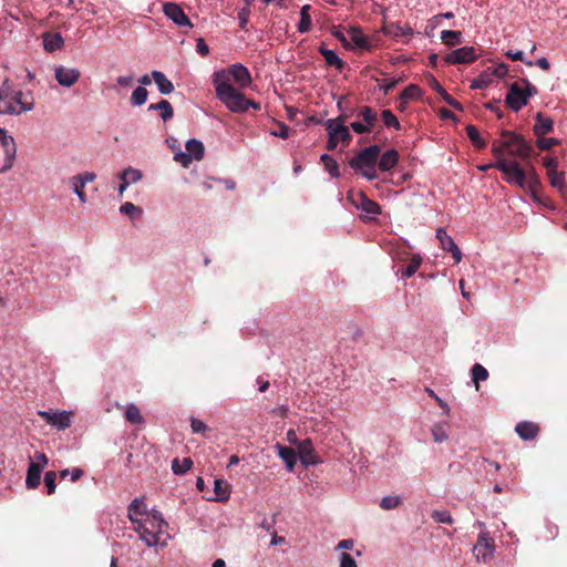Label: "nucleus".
Returning <instances> with one entry per match:
<instances>
[{"mask_svg":"<svg viewBox=\"0 0 567 567\" xmlns=\"http://www.w3.org/2000/svg\"><path fill=\"white\" fill-rule=\"evenodd\" d=\"M432 518L437 523H443V524H452L453 523V518H452L450 512H447V511H434L432 513Z\"/></svg>","mask_w":567,"mask_h":567,"instance_id":"53","label":"nucleus"},{"mask_svg":"<svg viewBox=\"0 0 567 567\" xmlns=\"http://www.w3.org/2000/svg\"><path fill=\"white\" fill-rule=\"evenodd\" d=\"M384 125L388 127H394L395 130H400V123L396 116L390 110H383L381 113Z\"/></svg>","mask_w":567,"mask_h":567,"instance_id":"51","label":"nucleus"},{"mask_svg":"<svg viewBox=\"0 0 567 567\" xmlns=\"http://www.w3.org/2000/svg\"><path fill=\"white\" fill-rule=\"evenodd\" d=\"M38 414L47 421L48 424L58 429L65 430L71 426V413L68 411L48 410L39 411Z\"/></svg>","mask_w":567,"mask_h":567,"instance_id":"14","label":"nucleus"},{"mask_svg":"<svg viewBox=\"0 0 567 567\" xmlns=\"http://www.w3.org/2000/svg\"><path fill=\"white\" fill-rule=\"evenodd\" d=\"M472 380L475 383L476 390H478V383L485 381L488 378V371L480 363H475L471 370Z\"/></svg>","mask_w":567,"mask_h":567,"instance_id":"37","label":"nucleus"},{"mask_svg":"<svg viewBox=\"0 0 567 567\" xmlns=\"http://www.w3.org/2000/svg\"><path fill=\"white\" fill-rule=\"evenodd\" d=\"M321 161L324 164L326 169L329 172L331 177H338L339 176V166L337 162L328 154L321 155Z\"/></svg>","mask_w":567,"mask_h":567,"instance_id":"46","label":"nucleus"},{"mask_svg":"<svg viewBox=\"0 0 567 567\" xmlns=\"http://www.w3.org/2000/svg\"><path fill=\"white\" fill-rule=\"evenodd\" d=\"M193 462L189 458H184L179 462L177 458L172 462V470L175 474H184L190 470Z\"/></svg>","mask_w":567,"mask_h":567,"instance_id":"50","label":"nucleus"},{"mask_svg":"<svg viewBox=\"0 0 567 567\" xmlns=\"http://www.w3.org/2000/svg\"><path fill=\"white\" fill-rule=\"evenodd\" d=\"M319 52L324 58V61L330 66H336L338 70H341L343 66V61L337 55L333 50L321 47Z\"/></svg>","mask_w":567,"mask_h":567,"instance_id":"35","label":"nucleus"},{"mask_svg":"<svg viewBox=\"0 0 567 567\" xmlns=\"http://www.w3.org/2000/svg\"><path fill=\"white\" fill-rule=\"evenodd\" d=\"M505 140L495 141L492 145V152L496 157L499 158L527 161L532 154V146L519 135L504 132Z\"/></svg>","mask_w":567,"mask_h":567,"instance_id":"5","label":"nucleus"},{"mask_svg":"<svg viewBox=\"0 0 567 567\" xmlns=\"http://www.w3.org/2000/svg\"><path fill=\"white\" fill-rule=\"evenodd\" d=\"M0 144L4 153V164L0 168V173H4L13 166V162L17 155V145L13 136L2 127H0Z\"/></svg>","mask_w":567,"mask_h":567,"instance_id":"11","label":"nucleus"},{"mask_svg":"<svg viewBox=\"0 0 567 567\" xmlns=\"http://www.w3.org/2000/svg\"><path fill=\"white\" fill-rule=\"evenodd\" d=\"M55 478H56V474L55 472H47L45 475H44V484L48 488V494H53L55 492Z\"/></svg>","mask_w":567,"mask_h":567,"instance_id":"54","label":"nucleus"},{"mask_svg":"<svg viewBox=\"0 0 567 567\" xmlns=\"http://www.w3.org/2000/svg\"><path fill=\"white\" fill-rule=\"evenodd\" d=\"M425 391L431 398H433L437 402V404L443 409L445 414L450 413L449 404L445 401H443L432 389L426 388Z\"/></svg>","mask_w":567,"mask_h":567,"instance_id":"58","label":"nucleus"},{"mask_svg":"<svg viewBox=\"0 0 567 567\" xmlns=\"http://www.w3.org/2000/svg\"><path fill=\"white\" fill-rule=\"evenodd\" d=\"M553 130V121L544 116L542 113L536 115V124L534 125V132L537 136H543Z\"/></svg>","mask_w":567,"mask_h":567,"instance_id":"31","label":"nucleus"},{"mask_svg":"<svg viewBox=\"0 0 567 567\" xmlns=\"http://www.w3.org/2000/svg\"><path fill=\"white\" fill-rule=\"evenodd\" d=\"M164 14L172 20L178 27H186L188 29L193 28V23L181 8L179 4L174 2L165 3L163 7Z\"/></svg>","mask_w":567,"mask_h":567,"instance_id":"15","label":"nucleus"},{"mask_svg":"<svg viewBox=\"0 0 567 567\" xmlns=\"http://www.w3.org/2000/svg\"><path fill=\"white\" fill-rule=\"evenodd\" d=\"M557 144H558V140L554 138V137L538 136V140H537V146L543 151L549 150L554 145H557Z\"/></svg>","mask_w":567,"mask_h":567,"instance_id":"55","label":"nucleus"},{"mask_svg":"<svg viewBox=\"0 0 567 567\" xmlns=\"http://www.w3.org/2000/svg\"><path fill=\"white\" fill-rule=\"evenodd\" d=\"M349 198L367 219H372L381 213L379 204L369 199L363 193L352 194Z\"/></svg>","mask_w":567,"mask_h":567,"instance_id":"12","label":"nucleus"},{"mask_svg":"<svg viewBox=\"0 0 567 567\" xmlns=\"http://www.w3.org/2000/svg\"><path fill=\"white\" fill-rule=\"evenodd\" d=\"M450 424L445 421L434 423L431 427V433L434 442L442 443L449 439Z\"/></svg>","mask_w":567,"mask_h":567,"instance_id":"28","label":"nucleus"},{"mask_svg":"<svg viewBox=\"0 0 567 567\" xmlns=\"http://www.w3.org/2000/svg\"><path fill=\"white\" fill-rule=\"evenodd\" d=\"M385 35L398 39L402 37L411 38L414 32L408 24L390 23L383 28Z\"/></svg>","mask_w":567,"mask_h":567,"instance_id":"22","label":"nucleus"},{"mask_svg":"<svg viewBox=\"0 0 567 567\" xmlns=\"http://www.w3.org/2000/svg\"><path fill=\"white\" fill-rule=\"evenodd\" d=\"M350 126L357 134L369 133L371 131L368 125L361 122H352Z\"/></svg>","mask_w":567,"mask_h":567,"instance_id":"63","label":"nucleus"},{"mask_svg":"<svg viewBox=\"0 0 567 567\" xmlns=\"http://www.w3.org/2000/svg\"><path fill=\"white\" fill-rule=\"evenodd\" d=\"M476 60L475 50L473 47H462L444 56V61L449 64L471 63Z\"/></svg>","mask_w":567,"mask_h":567,"instance_id":"16","label":"nucleus"},{"mask_svg":"<svg viewBox=\"0 0 567 567\" xmlns=\"http://www.w3.org/2000/svg\"><path fill=\"white\" fill-rule=\"evenodd\" d=\"M54 76L61 86L71 87L79 81L81 73L76 68L59 65L54 69Z\"/></svg>","mask_w":567,"mask_h":567,"instance_id":"17","label":"nucleus"},{"mask_svg":"<svg viewBox=\"0 0 567 567\" xmlns=\"http://www.w3.org/2000/svg\"><path fill=\"white\" fill-rule=\"evenodd\" d=\"M213 84L217 99L234 113H244L249 107L259 110V104L245 97L231 83L226 70L216 71L213 74Z\"/></svg>","mask_w":567,"mask_h":567,"instance_id":"1","label":"nucleus"},{"mask_svg":"<svg viewBox=\"0 0 567 567\" xmlns=\"http://www.w3.org/2000/svg\"><path fill=\"white\" fill-rule=\"evenodd\" d=\"M83 471L81 468H72V470H63L60 472V476L61 478H65L66 476H70L71 477V481L72 482H75L78 481L81 476H83Z\"/></svg>","mask_w":567,"mask_h":567,"instance_id":"57","label":"nucleus"},{"mask_svg":"<svg viewBox=\"0 0 567 567\" xmlns=\"http://www.w3.org/2000/svg\"><path fill=\"white\" fill-rule=\"evenodd\" d=\"M309 11H310L309 4H305L300 9V21L298 23V32H300V33H306V32L310 31V29H311L312 20H311Z\"/></svg>","mask_w":567,"mask_h":567,"instance_id":"33","label":"nucleus"},{"mask_svg":"<svg viewBox=\"0 0 567 567\" xmlns=\"http://www.w3.org/2000/svg\"><path fill=\"white\" fill-rule=\"evenodd\" d=\"M64 44V39L61 33H44L43 34V47L48 52H54L61 49Z\"/></svg>","mask_w":567,"mask_h":567,"instance_id":"27","label":"nucleus"},{"mask_svg":"<svg viewBox=\"0 0 567 567\" xmlns=\"http://www.w3.org/2000/svg\"><path fill=\"white\" fill-rule=\"evenodd\" d=\"M125 417L128 422L140 424L143 422V417L140 409L135 404H128L125 409Z\"/></svg>","mask_w":567,"mask_h":567,"instance_id":"42","label":"nucleus"},{"mask_svg":"<svg viewBox=\"0 0 567 567\" xmlns=\"http://www.w3.org/2000/svg\"><path fill=\"white\" fill-rule=\"evenodd\" d=\"M32 465H38L39 468L43 470L48 464V457L44 453L37 452L34 454V461L31 462Z\"/></svg>","mask_w":567,"mask_h":567,"instance_id":"59","label":"nucleus"},{"mask_svg":"<svg viewBox=\"0 0 567 567\" xmlns=\"http://www.w3.org/2000/svg\"><path fill=\"white\" fill-rule=\"evenodd\" d=\"M339 567H357V561L350 554L342 551L339 555Z\"/></svg>","mask_w":567,"mask_h":567,"instance_id":"56","label":"nucleus"},{"mask_svg":"<svg viewBox=\"0 0 567 567\" xmlns=\"http://www.w3.org/2000/svg\"><path fill=\"white\" fill-rule=\"evenodd\" d=\"M34 99L31 92L23 91L4 80L0 86V114L18 116L32 111Z\"/></svg>","mask_w":567,"mask_h":567,"instance_id":"4","label":"nucleus"},{"mask_svg":"<svg viewBox=\"0 0 567 567\" xmlns=\"http://www.w3.org/2000/svg\"><path fill=\"white\" fill-rule=\"evenodd\" d=\"M226 73L229 74V82L234 80L240 89L249 87L252 82L249 70L241 63L233 64Z\"/></svg>","mask_w":567,"mask_h":567,"instance_id":"18","label":"nucleus"},{"mask_svg":"<svg viewBox=\"0 0 567 567\" xmlns=\"http://www.w3.org/2000/svg\"><path fill=\"white\" fill-rule=\"evenodd\" d=\"M132 528L138 535L140 540L147 547H164L171 539L167 530L168 524L158 511H154V514L141 518L132 525Z\"/></svg>","mask_w":567,"mask_h":567,"instance_id":"2","label":"nucleus"},{"mask_svg":"<svg viewBox=\"0 0 567 567\" xmlns=\"http://www.w3.org/2000/svg\"><path fill=\"white\" fill-rule=\"evenodd\" d=\"M354 546V542L351 538L342 539L340 540L337 546L336 550H350Z\"/></svg>","mask_w":567,"mask_h":567,"instance_id":"62","label":"nucleus"},{"mask_svg":"<svg viewBox=\"0 0 567 567\" xmlns=\"http://www.w3.org/2000/svg\"><path fill=\"white\" fill-rule=\"evenodd\" d=\"M379 155L380 147L378 145L368 146L350 161V166L360 171L367 179L373 181L378 177L375 163Z\"/></svg>","mask_w":567,"mask_h":567,"instance_id":"6","label":"nucleus"},{"mask_svg":"<svg viewBox=\"0 0 567 567\" xmlns=\"http://www.w3.org/2000/svg\"><path fill=\"white\" fill-rule=\"evenodd\" d=\"M251 0H245V7L238 12V21L240 29H246L250 17Z\"/></svg>","mask_w":567,"mask_h":567,"instance_id":"49","label":"nucleus"},{"mask_svg":"<svg viewBox=\"0 0 567 567\" xmlns=\"http://www.w3.org/2000/svg\"><path fill=\"white\" fill-rule=\"evenodd\" d=\"M148 92L143 86H137L131 95V103L134 106H141L146 103Z\"/></svg>","mask_w":567,"mask_h":567,"instance_id":"41","label":"nucleus"},{"mask_svg":"<svg viewBox=\"0 0 567 567\" xmlns=\"http://www.w3.org/2000/svg\"><path fill=\"white\" fill-rule=\"evenodd\" d=\"M214 492L216 494L215 501L225 502L230 496L229 484L224 480L214 481Z\"/></svg>","mask_w":567,"mask_h":567,"instance_id":"32","label":"nucleus"},{"mask_svg":"<svg viewBox=\"0 0 567 567\" xmlns=\"http://www.w3.org/2000/svg\"><path fill=\"white\" fill-rule=\"evenodd\" d=\"M402 503V499L398 495H388L382 497L380 502V507L385 511L394 509L398 506H400Z\"/></svg>","mask_w":567,"mask_h":567,"instance_id":"44","label":"nucleus"},{"mask_svg":"<svg viewBox=\"0 0 567 567\" xmlns=\"http://www.w3.org/2000/svg\"><path fill=\"white\" fill-rule=\"evenodd\" d=\"M495 168L505 175L504 179L507 183L517 185L522 189L529 192L533 199L539 202L536 194L539 179L533 166H527V168L524 169L515 159L499 158L495 162Z\"/></svg>","mask_w":567,"mask_h":567,"instance_id":"3","label":"nucleus"},{"mask_svg":"<svg viewBox=\"0 0 567 567\" xmlns=\"http://www.w3.org/2000/svg\"><path fill=\"white\" fill-rule=\"evenodd\" d=\"M155 509L148 511L146 504L138 498H135L127 508V516L133 524L137 523L141 518L154 514Z\"/></svg>","mask_w":567,"mask_h":567,"instance_id":"21","label":"nucleus"},{"mask_svg":"<svg viewBox=\"0 0 567 567\" xmlns=\"http://www.w3.org/2000/svg\"><path fill=\"white\" fill-rule=\"evenodd\" d=\"M422 262V258L420 256H414L409 265L402 270V276L404 278H411L419 270Z\"/></svg>","mask_w":567,"mask_h":567,"instance_id":"45","label":"nucleus"},{"mask_svg":"<svg viewBox=\"0 0 567 567\" xmlns=\"http://www.w3.org/2000/svg\"><path fill=\"white\" fill-rule=\"evenodd\" d=\"M148 110L150 111H158L161 118L165 122L171 120L174 115L173 106L171 105V103L167 100H162L158 103L151 104L148 106Z\"/></svg>","mask_w":567,"mask_h":567,"instance_id":"29","label":"nucleus"},{"mask_svg":"<svg viewBox=\"0 0 567 567\" xmlns=\"http://www.w3.org/2000/svg\"><path fill=\"white\" fill-rule=\"evenodd\" d=\"M537 93L538 91L535 85L528 80H522V82H515L509 86L506 103L512 111L518 112L527 105L529 97Z\"/></svg>","mask_w":567,"mask_h":567,"instance_id":"7","label":"nucleus"},{"mask_svg":"<svg viewBox=\"0 0 567 567\" xmlns=\"http://www.w3.org/2000/svg\"><path fill=\"white\" fill-rule=\"evenodd\" d=\"M430 84H431L432 89H433L434 91H436V92L441 95V97H442L444 101H445V97H446V96H451V95H450V94H449V93L443 89V86L437 82V80H436V79H434L433 76H432V78H431V80H430Z\"/></svg>","mask_w":567,"mask_h":567,"instance_id":"61","label":"nucleus"},{"mask_svg":"<svg viewBox=\"0 0 567 567\" xmlns=\"http://www.w3.org/2000/svg\"><path fill=\"white\" fill-rule=\"evenodd\" d=\"M42 471L43 470L39 468L38 465L29 464L27 477H25L27 488L33 489L40 485Z\"/></svg>","mask_w":567,"mask_h":567,"instance_id":"30","label":"nucleus"},{"mask_svg":"<svg viewBox=\"0 0 567 567\" xmlns=\"http://www.w3.org/2000/svg\"><path fill=\"white\" fill-rule=\"evenodd\" d=\"M275 449L278 456L285 462L287 470L291 472L297 464L296 451L279 443L275 445Z\"/></svg>","mask_w":567,"mask_h":567,"instance_id":"23","label":"nucleus"},{"mask_svg":"<svg viewBox=\"0 0 567 567\" xmlns=\"http://www.w3.org/2000/svg\"><path fill=\"white\" fill-rule=\"evenodd\" d=\"M289 127L286 124L279 123L278 128L276 131H272L271 134L274 136L280 137V138H288L289 137Z\"/></svg>","mask_w":567,"mask_h":567,"instance_id":"60","label":"nucleus"},{"mask_svg":"<svg viewBox=\"0 0 567 567\" xmlns=\"http://www.w3.org/2000/svg\"><path fill=\"white\" fill-rule=\"evenodd\" d=\"M547 175L550 185L557 188L558 190L563 192L565 187V174L563 172L550 169Z\"/></svg>","mask_w":567,"mask_h":567,"instance_id":"40","label":"nucleus"},{"mask_svg":"<svg viewBox=\"0 0 567 567\" xmlns=\"http://www.w3.org/2000/svg\"><path fill=\"white\" fill-rule=\"evenodd\" d=\"M399 162V153L391 148L385 151L378 163L379 169L382 172H389Z\"/></svg>","mask_w":567,"mask_h":567,"instance_id":"25","label":"nucleus"},{"mask_svg":"<svg viewBox=\"0 0 567 567\" xmlns=\"http://www.w3.org/2000/svg\"><path fill=\"white\" fill-rule=\"evenodd\" d=\"M420 95H421V90L419 86L409 85L402 91V93L400 95V100L403 101L404 103H406L410 100L417 99Z\"/></svg>","mask_w":567,"mask_h":567,"instance_id":"47","label":"nucleus"},{"mask_svg":"<svg viewBox=\"0 0 567 567\" xmlns=\"http://www.w3.org/2000/svg\"><path fill=\"white\" fill-rule=\"evenodd\" d=\"M466 133H467L468 138L471 140V142H472L475 146H477V147H480V148H482V147H484V146H485V142H484V140L481 137V134H480L478 130H477L475 126H473V125H468V126L466 127Z\"/></svg>","mask_w":567,"mask_h":567,"instance_id":"48","label":"nucleus"},{"mask_svg":"<svg viewBox=\"0 0 567 567\" xmlns=\"http://www.w3.org/2000/svg\"><path fill=\"white\" fill-rule=\"evenodd\" d=\"M436 238L440 241L441 248L445 251H449L456 246L454 239L443 228H439L436 230Z\"/></svg>","mask_w":567,"mask_h":567,"instance_id":"38","label":"nucleus"},{"mask_svg":"<svg viewBox=\"0 0 567 567\" xmlns=\"http://www.w3.org/2000/svg\"><path fill=\"white\" fill-rule=\"evenodd\" d=\"M143 177V174L140 169L134 167H126L123 169V172L120 174L121 184L118 186V195L123 196L124 192L127 189V187L132 184H135L140 182Z\"/></svg>","mask_w":567,"mask_h":567,"instance_id":"20","label":"nucleus"},{"mask_svg":"<svg viewBox=\"0 0 567 567\" xmlns=\"http://www.w3.org/2000/svg\"><path fill=\"white\" fill-rule=\"evenodd\" d=\"M349 39L355 48L365 49L368 48V39L363 32L358 28H350L348 31Z\"/></svg>","mask_w":567,"mask_h":567,"instance_id":"34","label":"nucleus"},{"mask_svg":"<svg viewBox=\"0 0 567 567\" xmlns=\"http://www.w3.org/2000/svg\"><path fill=\"white\" fill-rule=\"evenodd\" d=\"M473 553L480 563H487L493 559L495 545L493 537L487 530L480 532Z\"/></svg>","mask_w":567,"mask_h":567,"instance_id":"10","label":"nucleus"},{"mask_svg":"<svg viewBox=\"0 0 567 567\" xmlns=\"http://www.w3.org/2000/svg\"><path fill=\"white\" fill-rule=\"evenodd\" d=\"M347 117L338 116L336 118H329L324 123V127L328 132V148L336 150L339 142L349 144L352 136L349 128L344 125Z\"/></svg>","mask_w":567,"mask_h":567,"instance_id":"8","label":"nucleus"},{"mask_svg":"<svg viewBox=\"0 0 567 567\" xmlns=\"http://www.w3.org/2000/svg\"><path fill=\"white\" fill-rule=\"evenodd\" d=\"M360 116L362 117L363 123L372 130L378 120L377 113L370 106H363L360 111Z\"/></svg>","mask_w":567,"mask_h":567,"instance_id":"43","label":"nucleus"},{"mask_svg":"<svg viewBox=\"0 0 567 567\" xmlns=\"http://www.w3.org/2000/svg\"><path fill=\"white\" fill-rule=\"evenodd\" d=\"M196 50L200 55H207L209 53V48L202 38L196 40Z\"/></svg>","mask_w":567,"mask_h":567,"instance_id":"64","label":"nucleus"},{"mask_svg":"<svg viewBox=\"0 0 567 567\" xmlns=\"http://www.w3.org/2000/svg\"><path fill=\"white\" fill-rule=\"evenodd\" d=\"M300 462L305 466L315 465L318 463L315 449L310 439L300 441L297 445Z\"/></svg>","mask_w":567,"mask_h":567,"instance_id":"19","label":"nucleus"},{"mask_svg":"<svg viewBox=\"0 0 567 567\" xmlns=\"http://www.w3.org/2000/svg\"><path fill=\"white\" fill-rule=\"evenodd\" d=\"M151 75L159 93L167 95L174 91L173 82L163 72L154 70Z\"/></svg>","mask_w":567,"mask_h":567,"instance_id":"24","label":"nucleus"},{"mask_svg":"<svg viewBox=\"0 0 567 567\" xmlns=\"http://www.w3.org/2000/svg\"><path fill=\"white\" fill-rule=\"evenodd\" d=\"M538 430L537 424L527 421L518 423L515 427L516 433L525 441L533 440L537 435Z\"/></svg>","mask_w":567,"mask_h":567,"instance_id":"26","label":"nucleus"},{"mask_svg":"<svg viewBox=\"0 0 567 567\" xmlns=\"http://www.w3.org/2000/svg\"><path fill=\"white\" fill-rule=\"evenodd\" d=\"M95 178L96 174L93 172H84L82 174L74 175L69 178V185L72 192L76 195V197L82 204L87 203V196L84 193L85 185L92 183L93 181H95Z\"/></svg>","mask_w":567,"mask_h":567,"instance_id":"13","label":"nucleus"},{"mask_svg":"<svg viewBox=\"0 0 567 567\" xmlns=\"http://www.w3.org/2000/svg\"><path fill=\"white\" fill-rule=\"evenodd\" d=\"M492 82V78L489 74H481L478 78L474 79L471 83V89L478 90L487 87Z\"/></svg>","mask_w":567,"mask_h":567,"instance_id":"52","label":"nucleus"},{"mask_svg":"<svg viewBox=\"0 0 567 567\" xmlns=\"http://www.w3.org/2000/svg\"><path fill=\"white\" fill-rule=\"evenodd\" d=\"M185 147L186 152L178 150L174 155V161L179 163L183 167L187 168L193 161H200L204 157L205 147L199 140H188Z\"/></svg>","mask_w":567,"mask_h":567,"instance_id":"9","label":"nucleus"},{"mask_svg":"<svg viewBox=\"0 0 567 567\" xmlns=\"http://www.w3.org/2000/svg\"><path fill=\"white\" fill-rule=\"evenodd\" d=\"M441 40L449 47L460 44L462 41V33L460 31L443 30L441 32Z\"/></svg>","mask_w":567,"mask_h":567,"instance_id":"36","label":"nucleus"},{"mask_svg":"<svg viewBox=\"0 0 567 567\" xmlns=\"http://www.w3.org/2000/svg\"><path fill=\"white\" fill-rule=\"evenodd\" d=\"M120 212L124 215H127L131 219L141 218L143 215V209L131 202H125L120 207Z\"/></svg>","mask_w":567,"mask_h":567,"instance_id":"39","label":"nucleus"}]
</instances>
